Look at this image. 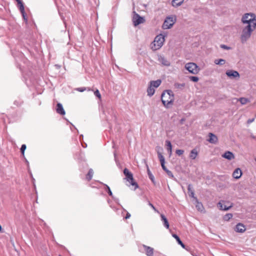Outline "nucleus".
Segmentation results:
<instances>
[{"mask_svg": "<svg viewBox=\"0 0 256 256\" xmlns=\"http://www.w3.org/2000/svg\"><path fill=\"white\" fill-rule=\"evenodd\" d=\"M161 98L164 106L167 108H170L172 105L174 96L172 90H167L163 92Z\"/></svg>", "mask_w": 256, "mask_h": 256, "instance_id": "obj_1", "label": "nucleus"}, {"mask_svg": "<svg viewBox=\"0 0 256 256\" xmlns=\"http://www.w3.org/2000/svg\"><path fill=\"white\" fill-rule=\"evenodd\" d=\"M164 42V37L162 34H159L156 36L154 40L150 44V48L152 50H159L163 45Z\"/></svg>", "mask_w": 256, "mask_h": 256, "instance_id": "obj_2", "label": "nucleus"}, {"mask_svg": "<svg viewBox=\"0 0 256 256\" xmlns=\"http://www.w3.org/2000/svg\"><path fill=\"white\" fill-rule=\"evenodd\" d=\"M242 22L244 24H247L256 22V16L252 13H246L242 16Z\"/></svg>", "mask_w": 256, "mask_h": 256, "instance_id": "obj_3", "label": "nucleus"}, {"mask_svg": "<svg viewBox=\"0 0 256 256\" xmlns=\"http://www.w3.org/2000/svg\"><path fill=\"white\" fill-rule=\"evenodd\" d=\"M185 68L190 73L196 74L200 72V68L198 65L194 62H188L186 64Z\"/></svg>", "mask_w": 256, "mask_h": 256, "instance_id": "obj_4", "label": "nucleus"}, {"mask_svg": "<svg viewBox=\"0 0 256 256\" xmlns=\"http://www.w3.org/2000/svg\"><path fill=\"white\" fill-rule=\"evenodd\" d=\"M124 173L126 177V180L130 182V184L134 186V189L138 188V184L134 182L132 174L130 172L127 168H125Z\"/></svg>", "mask_w": 256, "mask_h": 256, "instance_id": "obj_5", "label": "nucleus"}, {"mask_svg": "<svg viewBox=\"0 0 256 256\" xmlns=\"http://www.w3.org/2000/svg\"><path fill=\"white\" fill-rule=\"evenodd\" d=\"M132 22L134 26H136L140 24L144 23V19L138 14L134 12Z\"/></svg>", "mask_w": 256, "mask_h": 256, "instance_id": "obj_6", "label": "nucleus"}, {"mask_svg": "<svg viewBox=\"0 0 256 256\" xmlns=\"http://www.w3.org/2000/svg\"><path fill=\"white\" fill-rule=\"evenodd\" d=\"M252 32L242 29L240 36V40L242 44L245 43L247 40L250 37Z\"/></svg>", "mask_w": 256, "mask_h": 256, "instance_id": "obj_7", "label": "nucleus"}, {"mask_svg": "<svg viewBox=\"0 0 256 256\" xmlns=\"http://www.w3.org/2000/svg\"><path fill=\"white\" fill-rule=\"evenodd\" d=\"M174 23L173 18L168 17L164 20L162 25L164 29L170 28Z\"/></svg>", "mask_w": 256, "mask_h": 256, "instance_id": "obj_8", "label": "nucleus"}, {"mask_svg": "<svg viewBox=\"0 0 256 256\" xmlns=\"http://www.w3.org/2000/svg\"><path fill=\"white\" fill-rule=\"evenodd\" d=\"M226 76L230 78H240V74L238 72L234 70H228L226 72Z\"/></svg>", "mask_w": 256, "mask_h": 256, "instance_id": "obj_9", "label": "nucleus"}, {"mask_svg": "<svg viewBox=\"0 0 256 256\" xmlns=\"http://www.w3.org/2000/svg\"><path fill=\"white\" fill-rule=\"evenodd\" d=\"M256 28V22L247 24V26L244 28L242 29L248 30L250 32H252Z\"/></svg>", "mask_w": 256, "mask_h": 256, "instance_id": "obj_10", "label": "nucleus"}, {"mask_svg": "<svg viewBox=\"0 0 256 256\" xmlns=\"http://www.w3.org/2000/svg\"><path fill=\"white\" fill-rule=\"evenodd\" d=\"M194 204L197 210L200 212H203L204 210V208L202 203L198 202L197 198H194Z\"/></svg>", "mask_w": 256, "mask_h": 256, "instance_id": "obj_11", "label": "nucleus"}, {"mask_svg": "<svg viewBox=\"0 0 256 256\" xmlns=\"http://www.w3.org/2000/svg\"><path fill=\"white\" fill-rule=\"evenodd\" d=\"M143 248H144V252L148 256H153L154 254V249L153 248L146 246V245H143Z\"/></svg>", "mask_w": 256, "mask_h": 256, "instance_id": "obj_12", "label": "nucleus"}, {"mask_svg": "<svg viewBox=\"0 0 256 256\" xmlns=\"http://www.w3.org/2000/svg\"><path fill=\"white\" fill-rule=\"evenodd\" d=\"M17 2H18V6L19 7V9L22 15V16L24 18V20H26V14H25V12H24V4L22 2V0H16Z\"/></svg>", "mask_w": 256, "mask_h": 256, "instance_id": "obj_13", "label": "nucleus"}, {"mask_svg": "<svg viewBox=\"0 0 256 256\" xmlns=\"http://www.w3.org/2000/svg\"><path fill=\"white\" fill-rule=\"evenodd\" d=\"M235 230L238 232H244L246 230L244 225L241 223L238 224L236 226Z\"/></svg>", "mask_w": 256, "mask_h": 256, "instance_id": "obj_14", "label": "nucleus"}, {"mask_svg": "<svg viewBox=\"0 0 256 256\" xmlns=\"http://www.w3.org/2000/svg\"><path fill=\"white\" fill-rule=\"evenodd\" d=\"M222 156L227 159L228 160H232V159L234 158V154L230 151L226 152L222 155Z\"/></svg>", "mask_w": 256, "mask_h": 256, "instance_id": "obj_15", "label": "nucleus"}, {"mask_svg": "<svg viewBox=\"0 0 256 256\" xmlns=\"http://www.w3.org/2000/svg\"><path fill=\"white\" fill-rule=\"evenodd\" d=\"M217 136L212 133H209V138L208 141L211 144H216L218 142Z\"/></svg>", "mask_w": 256, "mask_h": 256, "instance_id": "obj_16", "label": "nucleus"}, {"mask_svg": "<svg viewBox=\"0 0 256 256\" xmlns=\"http://www.w3.org/2000/svg\"><path fill=\"white\" fill-rule=\"evenodd\" d=\"M242 172L240 168H236L232 174V176L236 179H238L242 176Z\"/></svg>", "mask_w": 256, "mask_h": 256, "instance_id": "obj_17", "label": "nucleus"}, {"mask_svg": "<svg viewBox=\"0 0 256 256\" xmlns=\"http://www.w3.org/2000/svg\"><path fill=\"white\" fill-rule=\"evenodd\" d=\"M162 83L160 80H156L150 81L148 84L154 88H158Z\"/></svg>", "mask_w": 256, "mask_h": 256, "instance_id": "obj_18", "label": "nucleus"}, {"mask_svg": "<svg viewBox=\"0 0 256 256\" xmlns=\"http://www.w3.org/2000/svg\"><path fill=\"white\" fill-rule=\"evenodd\" d=\"M158 155L163 170H166V166H164L165 160L164 157L162 155V153L160 152H158Z\"/></svg>", "mask_w": 256, "mask_h": 256, "instance_id": "obj_19", "label": "nucleus"}, {"mask_svg": "<svg viewBox=\"0 0 256 256\" xmlns=\"http://www.w3.org/2000/svg\"><path fill=\"white\" fill-rule=\"evenodd\" d=\"M188 196L193 198L194 200V198H196L194 196V192L193 190V188L192 184H189L188 186Z\"/></svg>", "mask_w": 256, "mask_h": 256, "instance_id": "obj_20", "label": "nucleus"}, {"mask_svg": "<svg viewBox=\"0 0 256 256\" xmlns=\"http://www.w3.org/2000/svg\"><path fill=\"white\" fill-rule=\"evenodd\" d=\"M56 110L58 114H60L62 115H64L66 114L62 104L60 103H58L57 104V108Z\"/></svg>", "mask_w": 256, "mask_h": 256, "instance_id": "obj_21", "label": "nucleus"}, {"mask_svg": "<svg viewBox=\"0 0 256 256\" xmlns=\"http://www.w3.org/2000/svg\"><path fill=\"white\" fill-rule=\"evenodd\" d=\"M161 220L163 222L164 226L166 228H169V224L166 217L162 214H160Z\"/></svg>", "mask_w": 256, "mask_h": 256, "instance_id": "obj_22", "label": "nucleus"}, {"mask_svg": "<svg viewBox=\"0 0 256 256\" xmlns=\"http://www.w3.org/2000/svg\"><path fill=\"white\" fill-rule=\"evenodd\" d=\"M155 92V88L152 86H150V84L148 86L147 88V94L149 96H152L154 94Z\"/></svg>", "mask_w": 256, "mask_h": 256, "instance_id": "obj_23", "label": "nucleus"}, {"mask_svg": "<svg viewBox=\"0 0 256 256\" xmlns=\"http://www.w3.org/2000/svg\"><path fill=\"white\" fill-rule=\"evenodd\" d=\"M166 150L168 152V153L170 156L172 154V144H171L170 141L166 140Z\"/></svg>", "mask_w": 256, "mask_h": 256, "instance_id": "obj_24", "label": "nucleus"}, {"mask_svg": "<svg viewBox=\"0 0 256 256\" xmlns=\"http://www.w3.org/2000/svg\"><path fill=\"white\" fill-rule=\"evenodd\" d=\"M198 154V151L196 149L194 148L190 152V158L192 160H194L196 157L197 156Z\"/></svg>", "mask_w": 256, "mask_h": 256, "instance_id": "obj_25", "label": "nucleus"}, {"mask_svg": "<svg viewBox=\"0 0 256 256\" xmlns=\"http://www.w3.org/2000/svg\"><path fill=\"white\" fill-rule=\"evenodd\" d=\"M177 243L180 245L181 246L186 250L188 251L190 250V248L188 246H186L185 244L182 242L180 238L177 236Z\"/></svg>", "mask_w": 256, "mask_h": 256, "instance_id": "obj_26", "label": "nucleus"}, {"mask_svg": "<svg viewBox=\"0 0 256 256\" xmlns=\"http://www.w3.org/2000/svg\"><path fill=\"white\" fill-rule=\"evenodd\" d=\"M218 206H219L220 210H228L232 206H227L226 205H224L220 202L218 203Z\"/></svg>", "mask_w": 256, "mask_h": 256, "instance_id": "obj_27", "label": "nucleus"}, {"mask_svg": "<svg viewBox=\"0 0 256 256\" xmlns=\"http://www.w3.org/2000/svg\"><path fill=\"white\" fill-rule=\"evenodd\" d=\"M234 100H236V102L239 101L242 105L246 104L248 101V99L245 98H240L238 99L235 98Z\"/></svg>", "mask_w": 256, "mask_h": 256, "instance_id": "obj_28", "label": "nucleus"}, {"mask_svg": "<svg viewBox=\"0 0 256 256\" xmlns=\"http://www.w3.org/2000/svg\"><path fill=\"white\" fill-rule=\"evenodd\" d=\"M214 62L216 64L222 66L225 64L226 60L222 58L216 59L214 60Z\"/></svg>", "mask_w": 256, "mask_h": 256, "instance_id": "obj_29", "label": "nucleus"}, {"mask_svg": "<svg viewBox=\"0 0 256 256\" xmlns=\"http://www.w3.org/2000/svg\"><path fill=\"white\" fill-rule=\"evenodd\" d=\"M94 171L92 169H90L88 171V174L86 175V179L88 180H90L93 176Z\"/></svg>", "mask_w": 256, "mask_h": 256, "instance_id": "obj_30", "label": "nucleus"}, {"mask_svg": "<svg viewBox=\"0 0 256 256\" xmlns=\"http://www.w3.org/2000/svg\"><path fill=\"white\" fill-rule=\"evenodd\" d=\"M232 214H227L224 216L223 219L225 221H228L232 218Z\"/></svg>", "mask_w": 256, "mask_h": 256, "instance_id": "obj_31", "label": "nucleus"}, {"mask_svg": "<svg viewBox=\"0 0 256 256\" xmlns=\"http://www.w3.org/2000/svg\"><path fill=\"white\" fill-rule=\"evenodd\" d=\"M189 79L194 82H197L199 80V78L196 76H190L188 77Z\"/></svg>", "mask_w": 256, "mask_h": 256, "instance_id": "obj_32", "label": "nucleus"}, {"mask_svg": "<svg viewBox=\"0 0 256 256\" xmlns=\"http://www.w3.org/2000/svg\"><path fill=\"white\" fill-rule=\"evenodd\" d=\"M146 167H147V171H148V175L150 177V178L152 180H154V177L153 176V175L151 173L148 165L146 164Z\"/></svg>", "mask_w": 256, "mask_h": 256, "instance_id": "obj_33", "label": "nucleus"}, {"mask_svg": "<svg viewBox=\"0 0 256 256\" xmlns=\"http://www.w3.org/2000/svg\"><path fill=\"white\" fill-rule=\"evenodd\" d=\"M94 94L97 98H98V99H101V94L98 90H96L94 92Z\"/></svg>", "mask_w": 256, "mask_h": 256, "instance_id": "obj_34", "label": "nucleus"}, {"mask_svg": "<svg viewBox=\"0 0 256 256\" xmlns=\"http://www.w3.org/2000/svg\"><path fill=\"white\" fill-rule=\"evenodd\" d=\"M26 144H22V146L21 148H20V150H21V152H22V153L23 156H24V151H25V150L26 149Z\"/></svg>", "mask_w": 256, "mask_h": 256, "instance_id": "obj_35", "label": "nucleus"}, {"mask_svg": "<svg viewBox=\"0 0 256 256\" xmlns=\"http://www.w3.org/2000/svg\"><path fill=\"white\" fill-rule=\"evenodd\" d=\"M165 170L168 175L170 177V178H174V176L173 174H172V172L170 171L169 170H168L166 168V170Z\"/></svg>", "mask_w": 256, "mask_h": 256, "instance_id": "obj_36", "label": "nucleus"}, {"mask_svg": "<svg viewBox=\"0 0 256 256\" xmlns=\"http://www.w3.org/2000/svg\"><path fill=\"white\" fill-rule=\"evenodd\" d=\"M220 47L222 48V49H224V50H230L231 49V48L230 47V46H228L225 44H221L220 46Z\"/></svg>", "mask_w": 256, "mask_h": 256, "instance_id": "obj_37", "label": "nucleus"}, {"mask_svg": "<svg viewBox=\"0 0 256 256\" xmlns=\"http://www.w3.org/2000/svg\"><path fill=\"white\" fill-rule=\"evenodd\" d=\"M106 186L108 190V194H110V196H112V193L110 187L108 185H106Z\"/></svg>", "mask_w": 256, "mask_h": 256, "instance_id": "obj_38", "label": "nucleus"}, {"mask_svg": "<svg viewBox=\"0 0 256 256\" xmlns=\"http://www.w3.org/2000/svg\"><path fill=\"white\" fill-rule=\"evenodd\" d=\"M148 204L155 212H156L158 213H159L158 211L155 208V207L152 204L149 202Z\"/></svg>", "mask_w": 256, "mask_h": 256, "instance_id": "obj_39", "label": "nucleus"}, {"mask_svg": "<svg viewBox=\"0 0 256 256\" xmlns=\"http://www.w3.org/2000/svg\"><path fill=\"white\" fill-rule=\"evenodd\" d=\"M184 151L182 150H177V155L180 156L184 153Z\"/></svg>", "mask_w": 256, "mask_h": 256, "instance_id": "obj_40", "label": "nucleus"}, {"mask_svg": "<svg viewBox=\"0 0 256 256\" xmlns=\"http://www.w3.org/2000/svg\"><path fill=\"white\" fill-rule=\"evenodd\" d=\"M185 86V84L182 83V84H177V88H183Z\"/></svg>", "mask_w": 256, "mask_h": 256, "instance_id": "obj_41", "label": "nucleus"}, {"mask_svg": "<svg viewBox=\"0 0 256 256\" xmlns=\"http://www.w3.org/2000/svg\"><path fill=\"white\" fill-rule=\"evenodd\" d=\"M77 90L79 92H83L86 90V88H78Z\"/></svg>", "mask_w": 256, "mask_h": 256, "instance_id": "obj_42", "label": "nucleus"}, {"mask_svg": "<svg viewBox=\"0 0 256 256\" xmlns=\"http://www.w3.org/2000/svg\"><path fill=\"white\" fill-rule=\"evenodd\" d=\"M184 0H177V6H180Z\"/></svg>", "mask_w": 256, "mask_h": 256, "instance_id": "obj_43", "label": "nucleus"}, {"mask_svg": "<svg viewBox=\"0 0 256 256\" xmlns=\"http://www.w3.org/2000/svg\"><path fill=\"white\" fill-rule=\"evenodd\" d=\"M162 64L164 65L168 66L169 64L168 62L167 61L165 60L164 58H162Z\"/></svg>", "mask_w": 256, "mask_h": 256, "instance_id": "obj_44", "label": "nucleus"}, {"mask_svg": "<svg viewBox=\"0 0 256 256\" xmlns=\"http://www.w3.org/2000/svg\"><path fill=\"white\" fill-rule=\"evenodd\" d=\"M254 120V118L248 119L247 121L248 124H250Z\"/></svg>", "mask_w": 256, "mask_h": 256, "instance_id": "obj_45", "label": "nucleus"}, {"mask_svg": "<svg viewBox=\"0 0 256 256\" xmlns=\"http://www.w3.org/2000/svg\"><path fill=\"white\" fill-rule=\"evenodd\" d=\"M130 213L128 212L126 214V219H128V218H130Z\"/></svg>", "mask_w": 256, "mask_h": 256, "instance_id": "obj_46", "label": "nucleus"}, {"mask_svg": "<svg viewBox=\"0 0 256 256\" xmlns=\"http://www.w3.org/2000/svg\"><path fill=\"white\" fill-rule=\"evenodd\" d=\"M175 1L176 0H172V4L173 6H174Z\"/></svg>", "mask_w": 256, "mask_h": 256, "instance_id": "obj_47", "label": "nucleus"}, {"mask_svg": "<svg viewBox=\"0 0 256 256\" xmlns=\"http://www.w3.org/2000/svg\"><path fill=\"white\" fill-rule=\"evenodd\" d=\"M172 236L174 238H176V234H172Z\"/></svg>", "mask_w": 256, "mask_h": 256, "instance_id": "obj_48", "label": "nucleus"}, {"mask_svg": "<svg viewBox=\"0 0 256 256\" xmlns=\"http://www.w3.org/2000/svg\"><path fill=\"white\" fill-rule=\"evenodd\" d=\"M255 117H256V116H255Z\"/></svg>", "mask_w": 256, "mask_h": 256, "instance_id": "obj_49", "label": "nucleus"}]
</instances>
